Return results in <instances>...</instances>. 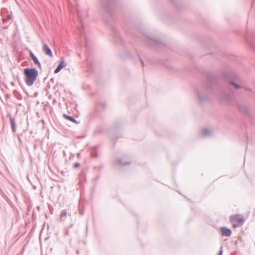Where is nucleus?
I'll use <instances>...</instances> for the list:
<instances>
[{
	"label": "nucleus",
	"instance_id": "nucleus-5",
	"mask_svg": "<svg viewBox=\"0 0 255 255\" xmlns=\"http://www.w3.org/2000/svg\"><path fill=\"white\" fill-rule=\"evenodd\" d=\"M43 51L45 52V53L48 55L50 57H53V54L48 47V46L46 44H44L43 46Z\"/></svg>",
	"mask_w": 255,
	"mask_h": 255
},
{
	"label": "nucleus",
	"instance_id": "nucleus-7",
	"mask_svg": "<svg viewBox=\"0 0 255 255\" xmlns=\"http://www.w3.org/2000/svg\"><path fill=\"white\" fill-rule=\"evenodd\" d=\"M11 125H12V131L13 132H14L15 130V125H14V122L11 121Z\"/></svg>",
	"mask_w": 255,
	"mask_h": 255
},
{
	"label": "nucleus",
	"instance_id": "nucleus-4",
	"mask_svg": "<svg viewBox=\"0 0 255 255\" xmlns=\"http://www.w3.org/2000/svg\"><path fill=\"white\" fill-rule=\"evenodd\" d=\"M66 66V63L63 58L61 59V61L57 68L55 70L54 73H58L62 68Z\"/></svg>",
	"mask_w": 255,
	"mask_h": 255
},
{
	"label": "nucleus",
	"instance_id": "nucleus-8",
	"mask_svg": "<svg viewBox=\"0 0 255 255\" xmlns=\"http://www.w3.org/2000/svg\"><path fill=\"white\" fill-rule=\"evenodd\" d=\"M66 118L71 121H73L74 120L73 118L71 117H66Z\"/></svg>",
	"mask_w": 255,
	"mask_h": 255
},
{
	"label": "nucleus",
	"instance_id": "nucleus-9",
	"mask_svg": "<svg viewBox=\"0 0 255 255\" xmlns=\"http://www.w3.org/2000/svg\"><path fill=\"white\" fill-rule=\"evenodd\" d=\"M79 166H80V164H79V163H75V164H74V167L75 168H78V167H79Z\"/></svg>",
	"mask_w": 255,
	"mask_h": 255
},
{
	"label": "nucleus",
	"instance_id": "nucleus-10",
	"mask_svg": "<svg viewBox=\"0 0 255 255\" xmlns=\"http://www.w3.org/2000/svg\"><path fill=\"white\" fill-rule=\"evenodd\" d=\"M234 85L237 88H238L239 87L238 86H237L236 85Z\"/></svg>",
	"mask_w": 255,
	"mask_h": 255
},
{
	"label": "nucleus",
	"instance_id": "nucleus-3",
	"mask_svg": "<svg viewBox=\"0 0 255 255\" xmlns=\"http://www.w3.org/2000/svg\"><path fill=\"white\" fill-rule=\"evenodd\" d=\"M220 230L222 233V235L223 236L229 237L231 235L232 232L229 229L225 227H222L221 228Z\"/></svg>",
	"mask_w": 255,
	"mask_h": 255
},
{
	"label": "nucleus",
	"instance_id": "nucleus-1",
	"mask_svg": "<svg viewBox=\"0 0 255 255\" xmlns=\"http://www.w3.org/2000/svg\"><path fill=\"white\" fill-rule=\"evenodd\" d=\"M24 74L25 76V83L28 86L33 84L38 74L37 70L35 68H25L24 69Z\"/></svg>",
	"mask_w": 255,
	"mask_h": 255
},
{
	"label": "nucleus",
	"instance_id": "nucleus-2",
	"mask_svg": "<svg viewBox=\"0 0 255 255\" xmlns=\"http://www.w3.org/2000/svg\"><path fill=\"white\" fill-rule=\"evenodd\" d=\"M230 221L233 227L236 228L242 226L244 224L245 220L242 215L237 214L230 217Z\"/></svg>",
	"mask_w": 255,
	"mask_h": 255
},
{
	"label": "nucleus",
	"instance_id": "nucleus-6",
	"mask_svg": "<svg viewBox=\"0 0 255 255\" xmlns=\"http://www.w3.org/2000/svg\"><path fill=\"white\" fill-rule=\"evenodd\" d=\"M30 54L31 58L33 60L34 63L37 65L39 67H41V64L36 56L33 54L32 52H30Z\"/></svg>",
	"mask_w": 255,
	"mask_h": 255
},
{
	"label": "nucleus",
	"instance_id": "nucleus-11",
	"mask_svg": "<svg viewBox=\"0 0 255 255\" xmlns=\"http://www.w3.org/2000/svg\"><path fill=\"white\" fill-rule=\"evenodd\" d=\"M222 252H220V254L219 255H222Z\"/></svg>",
	"mask_w": 255,
	"mask_h": 255
}]
</instances>
